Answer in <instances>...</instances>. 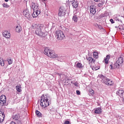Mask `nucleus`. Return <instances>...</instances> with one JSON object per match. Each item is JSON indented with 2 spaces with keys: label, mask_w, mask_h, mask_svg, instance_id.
I'll use <instances>...</instances> for the list:
<instances>
[{
  "label": "nucleus",
  "mask_w": 124,
  "mask_h": 124,
  "mask_svg": "<svg viewBox=\"0 0 124 124\" xmlns=\"http://www.w3.org/2000/svg\"><path fill=\"white\" fill-rule=\"evenodd\" d=\"M31 29L35 30V34L40 37H46L47 34L43 30L44 26L43 24H32L31 26Z\"/></svg>",
  "instance_id": "obj_1"
},
{
  "label": "nucleus",
  "mask_w": 124,
  "mask_h": 124,
  "mask_svg": "<svg viewBox=\"0 0 124 124\" xmlns=\"http://www.w3.org/2000/svg\"><path fill=\"white\" fill-rule=\"evenodd\" d=\"M44 53L46 56H47L50 59H60L61 57L59 56L57 53H55L54 50H52L50 49H48V47H46L45 48Z\"/></svg>",
  "instance_id": "obj_2"
},
{
  "label": "nucleus",
  "mask_w": 124,
  "mask_h": 124,
  "mask_svg": "<svg viewBox=\"0 0 124 124\" xmlns=\"http://www.w3.org/2000/svg\"><path fill=\"white\" fill-rule=\"evenodd\" d=\"M50 96L48 94L42 95L41 98L40 105L43 108H46L49 105Z\"/></svg>",
  "instance_id": "obj_3"
},
{
  "label": "nucleus",
  "mask_w": 124,
  "mask_h": 124,
  "mask_svg": "<svg viewBox=\"0 0 124 124\" xmlns=\"http://www.w3.org/2000/svg\"><path fill=\"white\" fill-rule=\"evenodd\" d=\"M98 76L99 78H100L102 83H104V84H105L107 86H113L114 82L111 80V79L107 78L105 77L103 75H99Z\"/></svg>",
  "instance_id": "obj_4"
},
{
  "label": "nucleus",
  "mask_w": 124,
  "mask_h": 124,
  "mask_svg": "<svg viewBox=\"0 0 124 124\" xmlns=\"http://www.w3.org/2000/svg\"><path fill=\"white\" fill-rule=\"evenodd\" d=\"M55 37L58 40H62L65 37L63 32L62 31H57L55 33Z\"/></svg>",
  "instance_id": "obj_5"
},
{
  "label": "nucleus",
  "mask_w": 124,
  "mask_h": 124,
  "mask_svg": "<svg viewBox=\"0 0 124 124\" xmlns=\"http://www.w3.org/2000/svg\"><path fill=\"white\" fill-rule=\"evenodd\" d=\"M123 62H124V59H123V57H119L115 64L116 68H119L121 67L123 65Z\"/></svg>",
  "instance_id": "obj_6"
},
{
  "label": "nucleus",
  "mask_w": 124,
  "mask_h": 124,
  "mask_svg": "<svg viewBox=\"0 0 124 124\" xmlns=\"http://www.w3.org/2000/svg\"><path fill=\"white\" fill-rule=\"evenodd\" d=\"M65 8L63 6H61L59 8V13L58 15L60 17H62L63 16H64L66 14L65 13L66 12Z\"/></svg>",
  "instance_id": "obj_7"
},
{
  "label": "nucleus",
  "mask_w": 124,
  "mask_h": 124,
  "mask_svg": "<svg viewBox=\"0 0 124 124\" xmlns=\"http://www.w3.org/2000/svg\"><path fill=\"white\" fill-rule=\"evenodd\" d=\"M6 104V96L2 95L0 96V105L3 106Z\"/></svg>",
  "instance_id": "obj_8"
},
{
  "label": "nucleus",
  "mask_w": 124,
  "mask_h": 124,
  "mask_svg": "<svg viewBox=\"0 0 124 124\" xmlns=\"http://www.w3.org/2000/svg\"><path fill=\"white\" fill-rule=\"evenodd\" d=\"M31 9L33 10V11H40V9L38 7V4L34 2H32L31 6Z\"/></svg>",
  "instance_id": "obj_9"
},
{
  "label": "nucleus",
  "mask_w": 124,
  "mask_h": 124,
  "mask_svg": "<svg viewBox=\"0 0 124 124\" xmlns=\"http://www.w3.org/2000/svg\"><path fill=\"white\" fill-rule=\"evenodd\" d=\"M116 94L120 96V97H122L123 99H124V90L122 89H119L116 92Z\"/></svg>",
  "instance_id": "obj_10"
},
{
  "label": "nucleus",
  "mask_w": 124,
  "mask_h": 124,
  "mask_svg": "<svg viewBox=\"0 0 124 124\" xmlns=\"http://www.w3.org/2000/svg\"><path fill=\"white\" fill-rule=\"evenodd\" d=\"M90 8L91 13L93 14V15H94V14H95L96 13V10H95L96 9V6H95L94 5H92L90 6Z\"/></svg>",
  "instance_id": "obj_11"
},
{
  "label": "nucleus",
  "mask_w": 124,
  "mask_h": 124,
  "mask_svg": "<svg viewBox=\"0 0 124 124\" xmlns=\"http://www.w3.org/2000/svg\"><path fill=\"white\" fill-rule=\"evenodd\" d=\"M23 13L24 16H25V17H26V18H28V19L31 17V14H30V12H29V10H28V9L24 10Z\"/></svg>",
  "instance_id": "obj_12"
},
{
  "label": "nucleus",
  "mask_w": 124,
  "mask_h": 124,
  "mask_svg": "<svg viewBox=\"0 0 124 124\" xmlns=\"http://www.w3.org/2000/svg\"><path fill=\"white\" fill-rule=\"evenodd\" d=\"M2 35L6 38H10V33L8 31H3L2 32Z\"/></svg>",
  "instance_id": "obj_13"
},
{
  "label": "nucleus",
  "mask_w": 124,
  "mask_h": 124,
  "mask_svg": "<svg viewBox=\"0 0 124 124\" xmlns=\"http://www.w3.org/2000/svg\"><path fill=\"white\" fill-rule=\"evenodd\" d=\"M72 6L74 8H77V7H78V1L77 0H73L71 1Z\"/></svg>",
  "instance_id": "obj_14"
},
{
  "label": "nucleus",
  "mask_w": 124,
  "mask_h": 124,
  "mask_svg": "<svg viewBox=\"0 0 124 124\" xmlns=\"http://www.w3.org/2000/svg\"><path fill=\"white\" fill-rule=\"evenodd\" d=\"M40 11H33V13L32 14V16L33 18H36L40 14Z\"/></svg>",
  "instance_id": "obj_15"
},
{
  "label": "nucleus",
  "mask_w": 124,
  "mask_h": 124,
  "mask_svg": "<svg viewBox=\"0 0 124 124\" xmlns=\"http://www.w3.org/2000/svg\"><path fill=\"white\" fill-rule=\"evenodd\" d=\"M4 118H5L4 113L0 111V123H2L4 121Z\"/></svg>",
  "instance_id": "obj_16"
},
{
  "label": "nucleus",
  "mask_w": 124,
  "mask_h": 124,
  "mask_svg": "<svg viewBox=\"0 0 124 124\" xmlns=\"http://www.w3.org/2000/svg\"><path fill=\"white\" fill-rule=\"evenodd\" d=\"M16 89L18 93H21V92H22V87L20 84L17 85L16 87Z\"/></svg>",
  "instance_id": "obj_17"
},
{
  "label": "nucleus",
  "mask_w": 124,
  "mask_h": 124,
  "mask_svg": "<svg viewBox=\"0 0 124 124\" xmlns=\"http://www.w3.org/2000/svg\"><path fill=\"white\" fill-rule=\"evenodd\" d=\"M12 118L14 120H15V121H18V119H20V115L19 114H16V115H13Z\"/></svg>",
  "instance_id": "obj_18"
},
{
  "label": "nucleus",
  "mask_w": 124,
  "mask_h": 124,
  "mask_svg": "<svg viewBox=\"0 0 124 124\" xmlns=\"http://www.w3.org/2000/svg\"><path fill=\"white\" fill-rule=\"evenodd\" d=\"M109 60H110V56L109 55H108L106 56V57L104 58L105 63H106V64H108Z\"/></svg>",
  "instance_id": "obj_19"
},
{
  "label": "nucleus",
  "mask_w": 124,
  "mask_h": 124,
  "mask_svg": "<svg viewBox=\"0 0 124 124\" xmlns=\"http://www.w3.org/2000/svg\"><path fill=\"white\" fill-rule=\"evenodd\" d=\"M72 20L74 23H77L78 21V16L76 15H74Z\"/></svg>",
  "instance_id": "obj_20"
},
{
  "label": "nucleus",
  "mask_w": 124,
  "mask_h": 124,
  "mask_svg": "<svg viewBox=\"0 0 124 124\" xmlns=\"http://www.w3.org/2000/svg\"><path fill=\"white\" fill-rule=\"evenodd\" d=\"M86 60L89 62V63H92V62H95L94 59L92 57H88L86 58Z\"/></svg>",
  "instance_id": "obj_21"
},
{
  "label": "nucleus",
  "mask_w": 124,
  "mask_h": 124,
  "mask_svg": "<svg viewBox=\"0 0 124 124\" xmlns=\"http://www.w3.org/2000/svg\"><path fill=\"white\" fill-rule=\"evenodd\" d=\"M22 31V28L21 27V26L18 25L16 27V32H20Z\"/></svg>",
  "instance_id": "obj_22"
},
{
  "label": "nucleus",
  "mask_w": 124,
  "mask_h": 124,
  "mask_svg": "<svg viewBox=\"0 0 124 124\" xmlns=\"http://www.w3.org/2000/svg\"><path fill=\"white\" fill-rule=\"evenodd\" d=\"M35 113L38 118H42V114L40 112H39V111L36 110L35 111Z\"/></svg>",
  "instance_id": "obj_23"
},
{
  "label": "nucleus",
  "mask_w": 124,
  "mask_h": 124,
  "mask_svg": "<svg viewBox=\"0 0 124 124\" xmlns=\"http://www.w3.org/2000/svg\"><path fill=\"white\" fill-rule=\"evenodd\" d=\"M93 57L95 59H98V53H97V52L94 51L93 53Z\"/></svg>",
  "instance_id": "obj_24"
},
{
  "label": "nucleus",
  "mask_w": 124,
  "mask_h": 124,
  "mask_svg": "<svg viewBox=\"0 0 124 124\" xmlns=\"http://www.w3.org/2000/svg\"><path fill=\"white\" fill-rule=\"evenodd\" d=\"M77 67L78 68H79L81 69V68H83V64H82L80 62H78L77 63Z\"/></svg>",
  "instance_id": "obj_25"
},
{
  "label": "nucleus",
  "mask_w": 124,
  "mask_h": 124,
  "mask_svg": "<svg viewBox=\"0 0 124 124\" xmlns=\"http://www.w3.org/2000/svg\"><path fill=\"white\" fill-rule=\"evenodd\" d=\"M0 64L1 66H4V61L2 58H0Z\"/></svg>",
  "instance_id": "obj_26"
},
{
  "label": "nucleus",
  "mask_w": 124,
  "mask_h": 124,
  "mask_svg": "<svg viewBox=\"0 0 124 124\" xmlns=\"http://www.w3.org/2000/svg\"><path fill=\"white\" fill-rule=\"evenodd\" d=\"M102 110L101 109H96L95 110V113L96 114H100V113H102Z\"/></svg>",
  "instance_id": "obj_27"
},
{
  "label": "nucleus",
  "mask_w": 124,
  "mask_h": 124,
  "mask_svg": "<svg viewBox=\"0 0 124 124\" xmlns=\"http://www.w3.org/2000/svg\"><path fill=\"white\" fill-rule=\"evenodd\" d=\"M89 93L90 95H93V94H94V91L93 90V89H90L89 90Z\"/></svg>",
  "instance_id": "obj_28"
},
{
  "label": "nucleus",
  "mask_w": 124,
  "mask_h": 124,
  "mask_svg": "<svg viewBox=\"0 0 124 124\" xmlns=\"http://www.w3.org/2000/svg\"><path fill=\"white\" fill-rule=\"evenodd\" d=\"M2 6L5 8H8V7H9V5L7 4V3H3Z\"/></svg>",
  "instance_id": "obj_29"
},
{
  "label": "nucleus",
  "mask_w": 124,
  "mask_h": 124,
  "mask_svg": "<svg viewBox=\"0 0 124 124\" xmlns=\"http://www.w3.org/2000/svg\"><path fill=\"white\" fill-rule=\"evenodd\" d=\"M92 69L93 70L95 71L96 70H98V69H99V67L93 66V67H92Z\"/></svg>",
  "instance_id": "obj_30"
},
{
  "label": "nucleus",
  "mask_w": 124,
  "mask_h": 124,
  "mask_svg": "<svg viewBox=\"0 0 124 124\" xmlns=\"http://www.w3.org/2000/svg\"><path fill=\"white\" fill-rule=\"evenodd\" d=\"M7 62L9 63V64H12L13 61L11 59H8Z\"/></svg>",
  "instance_id": "obj_31"
},
{
  "label": "nucleus",
  "mask_w": 124,
  "mask_h": 124,
  "mask_svg": "<svg viewBox=\"0 0 124 124\" xmlns=\"http://www.w3.org/2000/svg\"><path fill=\"white\" fill-rule=\"evenodd\" d=\"M80 91L79 90H77V94H78V95H80Z\"/></svg>",
  "instance_id": "obj_32"
},
{
  "label": "nucleus",
  "mask_w": 124,
  "mask_h": 124,
  "mask_svg": "<svg viewBox=\"0 0 124 124\" xmlns=\"http://www.w3.org/2000/svg\"><path fill=\"white\" fill-rule=\"evenodd\" d=\"M110 21L111 23V24H114V20H113V19H110Z\"/></svg>",
  "instance_id": "obj_33"
},
{
  "label": "nucleus",
  "mask_w": 124,
  "mask_h": 124,
  "mask_svg": "<svg viewBox=\"0 0 124 124\" xmlns=\"http://www.w3.org/2000/svg\"><path fill=\"white\" fill-rule=\"evenodd\" d=\"M74 85L76 86V87H78V83L76 82L74 83Z\"/></svg>",
  "instance_id": "obj_34"
},
{
  "label": "nucleus",
  "mask_w": 124,
  "mask_h": 124,
  "mask_svg": "<svg viewBox=\"0 0 124 124\" xmlns=\"http://www.w3.org/2000/svg\"><path fill=\"white\" fill-rule=\"evenodd\" d=\"M109 66H110V69H113V66H112V64H110Z\"/></svg>",
  "instance_id": "obj_35"
},
{
  "label": "nucleus",
  "mask_w": 124,
  "mask_h": 124,
  "mask_svg": "<svg viewBox=\"0 0 124 124\" xmlns=\"http://www.w3.org/2000/svg\"><path fill=\"white\" fill-rule=\"evenodd\" d=\"M115 20H116V21H119V19H118V17H115Z\"/></svg>",
  "instance_id": "obj_36"
},
{
  "label": "nucleus",
  "mask_w": 124,
  "mask_h": 124,
  "mask_svg": "<svg viewBox=\"0 0 124 124\" xmlns=\"http://www.w3.org/2000/svg\"><path fill=\"white\" fill-rule=\"evenodd\" d=\"M99 7H100V6L101 5V3H99L98 4Z\"/></svg>",
  "instance_id": "obj_37"
},
{
  "label": "nucleus",
  "mask_w": 124,
  "mask_h": 124,
  "mask_svg": "<svg viewBox=\"0 0 124 124\" xmlns=\"http://www.w3.org/2000/svg\"><path fill=\"white\" fill-rule=\"evenodd\" d=\"M94 0V1H96V2H98V1H99V0Z\"/></svg>",
  "instance_id": "obj_38"
},
{
  "label": "nucleus",
  "mask_w": 124,
  "mask_h": 124,
  "mask_svg": "<svg viewBox=\"0 0 124 124\" xmlns=\"http://www.w3.org/2000/svg\"><path fill=\"white\" fill-rule=\"evenodd\" d=\"M8 0H4V1H6V2H7L8 1Z\"/></svg>",
  "instance_id": "obj_39"
},
{
  "label": "nucleus",
  "mask_w": 124,
  "mask_h": 124,
  "mask_svg": "<svg viewBox=\"0 0 124 124\" xmlns=\"http://www.w3.org/2000/svg\"><path fill=\"white\" fill-rule=\"evenodd\" d=\"M10 124H15L14 123H11Z\"/></svg>",
  "instance_id": "obj_40"
},
{
  "label": "nucleus",
  "mask_w": 124,
  "mask_h": 124,
  "mask_svg": "<svg viewBox=\"0 0 124 124\" xmlns=\"http://www.w3.org/2000/svg\"><path fill=\"white\" fill-rule=\"evenodd\" d=\"M123 31H124V27L123 28Z\"/></svg>",
  "instance_id": "obj_41"
}]
</instances>
